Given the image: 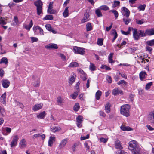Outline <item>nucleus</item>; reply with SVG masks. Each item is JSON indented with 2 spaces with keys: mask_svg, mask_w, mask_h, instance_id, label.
<instances>
[{
  "mask_svg": "<svg viewBox=\"0 0 154 154\" xmlns=\"http://www.w3.org/2000/svg\"><path fill=\"white\" fill-rule=\"evenodd\" d=\"M130 106L128 104L123 105L121 106L120 113L121 114L128 117L130 116L129 110Z\"/></svg>",
  "mask_w": 154,
  "mask_h": 154,
  "instance_id": "1",
  "label": "nucleus"
},
{
  "mask_svg": "<svg viewBox=\"0 0 154 154\" xmlns=\"http://www.w3.org/2000/svg\"><path fill=\"white\" fill-rule=\"evenodd\" d=\"M128 149L132 152L136 150H138L140 148L137 141L134 140H132L130 141L128 145Z\"/></svg>",
  "mask_w": 154,
  "mask_h": 154,
  "instance_id": "2",
  "label": "nucleus"
},
{
  "mask_svg": "<svg viewBox=\"0 0 154 154\" xmlns=\"http://www.w3.org/2000/svg\"><path fill=\"white\" fill-rule=\"evenodd\" d=\"M115 146L116 149H119V150L116 152L117 154H128L127 152H124L121 149L123 147L120 141L118 140H117L115 143Z\"/></svg>",
  "mask_w": 154,
  "mask_h": 154,
  "instance_id": "3",
  "label": "nucleus"
},
{
  "mask_svg": "<svg viewBox=\"0 0 154 154\" xmlns=\"http://www.w3.org/2000/svg\"><path fill=\"white\" fill-rule=\"evenodd\" d=\"M73 51L75 54L82 55H83L85 52L84 48L76 46L73 47Z\"/></svg>",
  "mask_w": 154,
  "mask_h": 154,
  "instance_id": "4",
  "label": "nucleus"
},
{
  "mask_svg": "<svg viewBox=\"0 0 154 154\" xmlns=\"http://www.w3.org/2000/svg\"><path fill=\"white\" fill-rule=\"evenodd\" d=\"M12 140L10 144L11 147L13 148L17 145V142L19 139V136L16 134L13 135L12 137Z\"/></svg>",
  "mask_w": 154,
  "mask_h": 154,
  "instance_id": "5",
  "label": "nucleus"
},
{
  "mask_svg": "<svg viewBox=\"0 0 154 154\" xmlns=\"http://www.w3.org/2000/svg\"><path fill=\"white\" fill-rule=\"evenodd\" d=\"M34 3L37 7V14L40 15L42 11V2L40 0H39L35 2Z\"/></svg>",
  "mask_w": 154,
  "mask_h": 154,
  "instance_id": "6",
  "label": "nucleus"
},
{
  "mask_svg": "<svg viewBox=\"0 0 154 154\" xmlns=\"http://www.w3.org/2000/svg\"><path fill=\"white\" fill-rule=\"evenodd\" d=\"M33 30L35 34H38L39 32L41 35H44L43 29L38 26H34L33 27Z\"/></svg>",
  "mask_w": 154,
  "mask_h": 154,
  "instance_id": "7",
  "label": "nucleus"
},
{
  "mask_svg": "<svg viewBox=\"0 0 154 154\" xmlns=\"http://www.w3.org/2000/svg\"><path fill=\"white\" fill-rule=\"evenodd\" d=\"M132 30L133 35L134 39L136 40H138L140 36L139 31H138L137 29L132 28Z\"/></svg>",
  "mask_w": 154,
  "mask_h": 154,
  "instance_id": "8",
  "label": "nucleus"
},
{
  "mask_svg": "<svg viewBox=\"0 0 154 154\" xmlns=\"http://www.w3.org/2000/svg\"><path fill=\"white\" fill-rule=\"evenodd\" d=\"M53 2H51L49 3L47 10V12L48 13L53 14L56 13V11L53 9Z\"/></svg>",
  "mask_w": 154,
  "mask_h": 154,
  "instance_id": "9",
  "label": "nucleus"
},
{
  "mask_svg": "<svg viewBox=\"0 0 154 154\" xmlns=\"http://www.w3.org/2000/svg\"><path fill=\"white\" fill-rule=\"evenodd\" d=\"M27 143L26 140L24 139H22L19 143V147L21 149H24L27 146Z\"/></svg>",
  "mask_w": 154,
  "mask_h": 154,
  "instance_id": "10",
  "label": "nucleus"
},
{
  "mask_svg": "<svg viewBox=\"0 0 154 154\" xmlns=\"http://www.w3.org/2000/svg\"><path fill=\"white\" fill-rule=\"evenodd\" d=\"M148 120L151 123L154 124V110L151 111L149 113L148 116Z\"/></svg>",
  "mask_w": 154,
  "mask_h": 154,
  "instance_id": "11",
  "label": "nucleus"
},
{
  "mask_svg": "<svg viewBox=\"0 0 154 154\" xmlns=\"http://www.w3.org/2000/svg\"><path fill=\"white\" fill-rule=\"evenodd\" d=\"M112 94L115 96L118 95L119 94H122L123 91L122 90L119 89L118 88H116L112 91Z\"/></svg>",
  "mask_w": 154,
  "mask_h": 154,
  "instance_id": "12",
  "label": "nucleus"
},
{
  "mask_svg": "<svg viewBox=\"0 0 154 154\" xmlns=\"http://www.w3.org/2000/svg\"><path fill=\"white\" fill-rule=\"evenodd\" d=\"M82 119V116L80 115L79 116L76 118L77 125L79 128H80L82 127L81 123Z\"/></svg>",
  "mask_w": 154,
  "mask_h": 154,
  "instance_id": "13",
  "label": "nucleus"
},
{
  "mask_svg": "<svg viewBox=\"0 0 154 154\" xmlns=\"http://www.w3.org/2000/svg\"><path fill=\"white\" fill-rule=\"evenodd\" d=\"M45 48L48 49H57L58 48L57 45L54 43H50L45 46Z\"/></svg>",
  "mask_w": 154,
  "mask_h": 154,
  "instance_id": "14",
  "label": "nucleus"
},
{
  "mask_svg": "<svg viewBox=\"0 0 154 154\" xmlns=\"http://www.w3.org/2000/svg\"><path fill=\"white\" fill-rule=\"evenodd\" d=\"M68 142L67 138L63 139L59 144V147L60 149H62L65 147Z\"/></svg>",
  "mask_w": 154,
  "mask_h": 154,
  "instance_id": "15",
  "label": "nucleus"
},
{
  "mask_svg": "<svg viewBox=\"0 0 154 154\" xmlns=\"http://www.w3.org/2000/svg\"><path fill=\"white\" fill-rule=\"evenodd\" d=\"M42 106L43 104L42 103L36 104L33 107L32 110L34 111H36L41 109Z\"/></svg>",
  "mask_w": 154,
  "mask_h": 154,
  "instance_id": "16",
  "label": "nucleus"
},
{
  "mask_svg": "<svg viewBox=\"0 0 154 154\" xmlns=\"http://www.w3.org/2000/svg\"><path fill=\"white\" fill-rule=\"evenodd\" d=\"M122 10L124 12L123 13V15L125 16L126 17L128 18L130 14V11L129 10L125 7H123Z\"/></svg>",
  "mask_w": 154,
  "mask_h": 154,
  "instance_id": "17",
  "label": "nucleus"
},
{
  "mask_svg": "<svg viewBox=\"0 0 154 154\" xmlns=\"http://www.w3.org/2000/svg\"><path fill=\"white\" fill-rule=\"evenodd\" d=\"M55 138L54 136H51L49 137L48 141V145L50 146H51L55 141Z\"/></svg>",
  "mask_w": 154,
  "mask_h": 154,
  "instance_id": "18",
  "label": "nucleus"
},
{
  "mask_svg": "<svg viewBox=\"0 0 154 154\" xmlns=\"http://www.w3.org/2000/svg\"><path fill=\"white\" fill-rule=\"evenodd\" d=\"M89 15L87 12L85 13L84 17L81 20V22L82 23H84L89 20Z\"/></svg>",
  "mask_w": 154,
  "mask_h": 154,
  "instance_id": "19",
  "label": "nucleus"
},
{
  "mask_svg": "<svg viewBox=\"0 0 154 154\" xmlns=\"http://www.w3.org/2000/svg\"><path fill=\"white\" fill-rule=\"evenodd\" d=\"M6 94L4 93L0 97V101L3 104H5L6 103Z\"/></svg>",
  "mask_w": 154,
  "mask_h": 154,
  "instance_id": "20",
  "label": "nucleus"
},
{
  "mask_svg": "<svg viewBox=\"0 0 154 154\" xmlns=\"http://www.w3.org/2000/svg\"><path fill=\"white\" fill-rule=\"evenodd\" d=\"M111 33L114 37L112 40V41L113 42L118 37V35L116 30L115 29H112V30L111 32Z\"/></svg>",
  "mask_w": 154,
  "mask_h": 154,
  "instance_id": "21",
  "label": "nucleus"
},
{
  "mask_svg": "<svg viewBox=\"0 0 154 154\" xmlns=\"http://www.w3.org/2000/svg\"><path fill=\"white\" fill-rule=\"evenodd\" d=\"M2 83L3 87L5 88H6L9 86L10 82L8 80L5 79L2 81Z\"/></svg>",
  "mask_w": 154,
  "mask_h": 154,
  "instance_id": "22",
  "label": "nucleus"
},
{
  "mask_svg": "<svg viewBox=\"0 0 154 154\" xmlns=\"http://www.w3.org/2000/svg\"><path fill=\"white\" fill-rule=\"evenodd\" d=\"M111 105L109 103H107L105 106V112L107 113H108L110 112V107Z\"/></svg>",
  "mask_w": 154,
  "mask_h": 154,
  "instance_id": "23",
  "label": "nucleus"
},
{
  "mask_svg": "<svg viewBox=\"0 0 154 154\" xmlns=\"http://www.w3.org/2000/svg\"><path fill=\"white\" fill-rule=\"evenodd\" d=\"M146 74L145 72L142 71L139 74L140 79L142 81L143 80L146 76Z\"/></svg>",
  "mask_w": 154,
  "mask_h": 154,
  "instance_id": "24",
  "label": "nucleus"
},
{
  "mask_svg": "<svg viewBox=\"0 0 154 154\" xmlns=\"http://www.w3.org/2000/svg\"><path fill=\"white\" fill-rule=\"evenodd\" d=\"M8 59L5 57L2 58L0 61V64L3 63L6 65L8 64Z\"/></svg>",
  "mask_w": 154,
  "mask_h": 154,
  "instance_id": "25",
  "label": "nucleus"
},
{
  "mask_svg": "<svg viewBox=\"0 0 154 154\" xmlns=\"http://www.w3.org/2000/svg\"><path fill=\"white\" fill-rule=\"evenodd\" d=\"M113 53H111L108 56V62L109 63H114V61L112 59L113 56Z\"/></svg>",
  "mask_w": 154,
  "mask_h": 154,
  "instance_id": "26",
  "label": "nucleus"
},
{
  "mask_svg": "<svg viewBox=\"0 0 154 154\" xmlns=\"http://www.w3.org/2000/svg\"><path fill=\"white\" fill-rule=\"evenodd\" d=\"M14 22L12 23V26L17 25L19 24V21L18 18L17 16H15L14 18Z\"/></svg>",
  "mask_w": 154,
  "mask_h": 154,
  "instance_id": "27",
  "label": "nucleus"
},
{
  "mask_svg": "<svg viewBox=\"0 0 154 154\" xmlns=\"http://www.w3.org/2000/svg\"><path fill=\"white\" fill-rule=\"evenodd\" d=\"M147 35H154V29H151L146 30Z\"/></svg>",
  "mask_w": 154,
  "mask_h": 154,
  "instance_id": "28",
  "label": "nucleus"
},
{
  "mask_svg": "<svg viewBox=\"0 0 154 154\" xmlns=\"http://www.w3.org/2000/svg\"><path fill=\"white\" fill-rule=\"evenodd\" d=\"M5 130V131H4L3 133V134L4 135H8L11 132V129L9 127H6Z\"/></svg>",
  "mask_w": 154,
  "mask_h": 154,
  "instance_id": "29",
  "label": "nucleus"
},
{
  "mask_svg": "<svg viewBox=\"0 0 154 154\" xmlns=\"http://www.w3.org/2000/svg\"><path fill=\"white\" fill-rule=\"evenodd\" d=\"M69 7H66L63 13V16L64 17H67L69 16Z\"/></svg>",
  "mask_w": 154,
  "mask_h": 154,
  "instance_id": "30",
  "label": "nucleus"
},
{
  "mask_svg": "<svg viewBox=\"0 0 154 154\" xmlns=\"http://www.w3.org/2000/svg\"><path fill=\"white\" fill-rule=\"evenodd\" d=\"M45 115V111L42 112L38 114H37V117L38 119H43Z\"/></svg>",
  "mask_w": 154,
  "mask_h": 154,
  "instance_id": "31",
  "label": "nucleus"
},
{
  "mask_svg": "<svg viewBox=\"0 0 154 154\" xmlns=\"http://www.w3.org/2000/svg\"><path fill=\"white\" fill-rule=\"evenodd\" d=\"M91 144V142L90 141H87L84 143V145L86 150L88 151L89 150L90 147V145Z\"/></svg>",
  "mask_w": 154,
  "mask_h": 154,
  "instance_id": "32",
  "label": "nucleus"
},
{
  "mask_svg": "<svg viewBox=\"0 0 154 154\" xmlns=\"http://www.w3.org/2000/svg\"><path fill=\"white\" fill-rule=\"evenodd\" d=\"M102 94V92L100 90H98L95 94V97L97 100H99Z\"/></svg>",
  "mask_w": 154,
  "mask_h": 154,
  "instance_id": "33",
  "label": "nucleus"
},
{
  "mask_svg": "<svg viewBox=\"0 0 154 154\" xmlns=\"http://www.w3.org/2000/svg\"><path fill=\"white\" fill-rule=\"evenodd\" d=\"M121 129L124 131H130L132 130V129L129 127H126L124 125H122L121 127Z\"/></svg>",
  "mask_w": 154,
  "mask_h": 154,
  "instance_id": "34",
  "label": "nucleus"
},
{
  "mask_svg": "<svg viewBox=\"0 0 154 154\" xmlns=\"http://www.w3.org/2000/svg\"><path fill=\"white\" fill-rule=\"evenodd\" d=\"M99 8L97 9L95 11V13L98 17H102L103 16Z\"/></svg>",
  "mask_w": 154,
  "mask_h": 154,
  "instance_id": "35",
  "label": "nucleus"
},
{
  "mask_svg": "<svg viewBox=\"0 0 154 154\" xmlns=\"http://www.w3.org/2000/svg\"><path fill=\"white\" fill-rule=\"evenodd\" d=\"M86 31H90L92 29V27L91 24L90 23H88L86 25Z\"/></svg>",
  "mask_w": 154,
  "mask_h": 154,
  "instance_id": "36",
  "label": "nucleus"
},
{
  "mask_svg": "<svg viewBox=\"0 0 154 154\" xmlns=\"http://www.w3.org/2000/svg\"><path fill=\"white\" fill-rule=\"evenodd\" d=\"M60 130V128L57 127H53L51 128V131L54 133L59 131Z\"/></svg>",
  "mask_w": 154,
  "mask_h": 154,
  "instance_id": "37",
  "label": "nucleus"
},
{
  "mask_svg": "<svg viewBox=\"0 0 154 154\" xmlns=\"http://www.w3.org/2000/svg\"><path fill=\"white\" fill-rule=\"evenodd\" d=\"M33 24V22H32V20H31L30 21V22L29 23V25H25V28L27 30H29L30 29V28L32 27V26Z\"/></svg>",
  "mask_w": 154,
  "mask_h": 154,
  "instance_id": "38",
  "label": "nucleus"
},
{
  "mask_svg": "<svg viewBox=\"0 0 154 154\" xmlns=\"http://www.w3.org/2000/svg\"><path fill=\"white\" fill-rule=\"evenodd\" d=\"M53 19V17L52 15H48L45 16L44 17L43 20H52Z\"/></svg>",
  "mask_w": 154,
  "mask_h": 154,
  "instance_id": "39",
  "label": "nucleus"
},
{
  "mask_svg": "<svg viewBox=\"0 0 154 154\" xmlns=\"http://www.w3.org/2000/svg\"><path fill=\"white\" fill-rule=\"evenodd\" d=\"M79 64L76 62H72L70 63L69 67H77L79 66Z\"/></svg>",
  "mask_w": 154,
  "mask_h": 154,
  "instance_id": "40",
  "label": "nucleus"
},
{
  "mask_svg": "<svg viewBox=\"0 0 154 154\" xmlns=\"http://www.w3.org/2000/svg\"><path fill=\"white\" fill-rule=\"evenodd\" d=\"M79 144V143H76L73 144L72 148L73 152H75L76 151V148L78 146Z\"/></svg>",
  "mask_w": 154,
  "mask_h": 154,
  "instance_id": "41",
  "label": "nucleus"
},
{
  "mask_svg": "<svg viewBox=\"0 0 154 154\" xmlns=\"http://www.w3.org/2000/svg\"><path fill=\"white\" fill-rule=\"evenodd\" d=\"M89 69L91 71H94L96 70V67L94 64L92 63H90L89 66Z\"/></svg>",
  "mask_w": 154,
  "mask_h": 154,
  "instance_id": "42",
  "label": "nucleus"
},
{
  "mask_svg": "<svg viewBox=\"0 0 154 154\" xmlns=\"http://www.w3.org/2000/svg\"><path fill=\"white\" fill-rule=\"evenodd\" d=\"M99 8L101 10H103L104 11H106L109 10V7L106 5H103L100 6Z\"/></svg>",
  "mask_w": 154,
  "mask_h": 154,
  "instance_id": "43",
  "label": "nucleus"
},
{
  "mask_svg": "<svg viewBox=\"0 0 154 154\" xmlns=\"http://www.w3.org/2000/svg\"><path fill=\"white\" fill-rule=\"evenodd\" d=\"M132 30V28L129 27L128 28V30L127 32H125L123 30H121V33L124 35H127L129 34L130 33V32H131Z\"/></svg>",
  "mask_w": 154,
  "mask_h": 154,
  "instance_id": "44",
  "label": "nucleus"
},
{
  "mask_svg": "<svg viewBox=\"0 0 154 154\" xmlns=\"http://www.w3.org/2000/svg\"><path fill=\"white\" fill-rule=\"evenodd\" d=\"M0 114L3 116H4L5 114V109L4 108L0 106Z\"/></svg>",
  "mask_w": 154,
  "mask_h": 154,
  "instance_id": "45",
  "label": "nucleus"
},
{
  "mask_svg": "<svg viewBox=\"0 0 154 154\" xmlns=\"http://www.w3.org/2000/svg\"><path fill=\"white\" fill-rule=\"evenodd\" d=\"M110 12L113 13L115 16V18L116 19L117 18L119 14L117 11L115 10H112L110 11Z\"/></svg>",
  "mask_w": 154,
  "mask_h": 154,
  "instance_id": "46",
  "label": "nucleus"
},
{
  "mask_svg": "<svg viewBox=\"0 0 154 154\" xmlns=\"http://www.w3.org/2000/svg\"><path fill=\"white\" fill-rule=\"evenodd\" d=\"M79 92V91L78 90V91H77L76 92H75L73 94L71 95V97L73 99H75L77 97V96L78 95V93Z\"/></svg>",
  "mask_w": 154,
  "mask_h": 154,
  "instance_id": "47",
  "label": "nucleus"
},
{
  "mask_svg": "<svg viewBox=\"0 0 154 154\" xmlns=\"http://www.w3.org/2000/svg\"><path fill=\"white\" fill-rule=\"evenodd\" d=\"M146 7V5L145 4H144L143 5H140L138 7V9L140 11H144Z\"/></svg>",
  "mask_w": 154,
  "mask_h": 154,
  "instance_id": "48",
  "label": "nucleus"
},
{
  "mask_svg": "<svg viewBox=\"0 0 154 154\" xmlns=\"http://www.w3.org/2000/svg\"><path fill=\"white\" fill-rule=\"evenodd\" d=\"M153 82H150L147 83L145 87V89L146 90H148L149 89L151 86L152 85Z\"/></svg>",
  "mask_w": 154,
  "mask_h": 154,
  "instance_id": "49",
  "label": "nucleus"
},
{
  "mask_svg": "<svg viewBox=\"0 0 154 154\" xmlns=\"http://www.w3.org/2000/svg\"><path fill=\"white\" fill-rule=\"evenodd\" d=\"M123 20L125 24L126 25L128 24L131 21V20L127 17L126 18H124L123 19Z\"/></svg>",
  "mask_w": 154,
  "mask_h": 154,
  "instance_id": "50",
  "label": "nucleus"
},
{
  "mask_svg": "<svg viewBox=\"0 0 154 154\" xmlns=\"http://www.w3.org/2000/svg\"><path fill=\"white\" fill-rule=\"evenodd\" d=\"M139 31V34L140 36L141 37H144L147 35V34L146 33V31L145 32H144V31H143L142 30H140Z\"/></svg>",
  "mask_w": 154,
  "mask_h": 154,
  "instance_id": "51",
  "label": "nucleus"
},
{
  "mask_svg": "<svg viewBox=\"0 0 154 154\" xmlns=\"http://www.w3.org/2000/svg\"><path fill=\"white\" fill-rule=\"evenodd\" d=\"M120 2L119 1H114L113 2V7H116L118 6L120 4Z\"/></svg>",
  "mask_w": 154,
  "mask_h": 154,
  "instance_id": "52",
  "label": "nucleus"
},
{
  "mask_svg": "<svg viewBox=\"0 0 154 154\" xmlns=\"http://www.w3.org/2000/svg\"><path fill=\"white\" fill-rule=\"evenodd\" d=\"M79 108V104L78 103H76L73 107V109L75 111H77Z\"/></svg>",
  "mask_w": 154,
  "mask_h": 154,
  "instance_id": "53",
  "label": "nucleus"
},
{
  "mask_svg": "<svg viewBox=\"0 0 154 154\" xmlns=\"http://www.w3.org/2000/svg\"><path fill=\"white\" fill-rule=\"evenodd\" d=\"M148 45L152 46L154 45V39L147 42Z\"/></svg>",
  "mask_w": 154,
  "mask_h": 154,
  "instance_id": "54",
  "label": "nucleus"
},
{
  "mask_svg": "<svg viewBox=\"0 0 154 154\" xmlns=\"http://www.w3.org/2000/svg\"><path fill=\"white\" fill-rule=\"evenodd\" d=\"M101 68L102 69H105L106 70H110L111 69L108 66H107L106 65H102Z\"/></svg>",
  "mask_w": 154,
  "mask_h": 154,
  "instance_id": "55",
  "label": "nucleus"
},
{
  "mask_svg": "<svg viewBox=\"0 0 154 154\" xmlns=\"http://www.w3.org/2000/svg\"><path fill=\"white\" fill-rule=\"evenodd\" d=\"M99 116L103 118L105 117L106 116V114L105 112L102 111H99Z\"/></svg>",
  "mask_w": 154,
  "mask_h": 154,
  "instance_id": "56",
  "label": "nucleus"
},
{
  "mask_svg": "<svg viewBox=\"0 0 154 154\" xmlns=\"http://www.w3.org/2000/svg\"><path fill=\"white\" fill-rule=\"evenodd\" d=\"M97 44L100 46H102L103 44V40L101 38H99L97 42Z\"/></svg>",
  "mask_w": 154,
  "mask_h": 154,
  "instance_id": "57",
  "label": "nucleus"
},
{
  "mask_svg": "<svg viewBox=\"0 0 154 154\" xmlns=\"http://www.w3.org/2000/svg\"><path fill=\"white\" fill-rule=\"evenodd\" d=\"M57 102L59 104H61L63 102V99L60 97L57 98Z\"/></svg>",
  "mask_w": 154,
  "mask_h": 154,
  "instance_id": "58",
  "label": "nucleus"
},
{
  "mask_svg": "<svg viewBox=\"0 0 154 154\" xmlns=\"http://www.w3.org/2000/svg\"><path fill=\"white\" fill-rule=\"evenodd\" d=\"M75 75H71V77L69 78V81L71 82H73L75 81Z\"/></svg>",
  "mask_w": 154,
  "mask_h": 154,
  "instance_id": "59",
  "label": "nucleus"
},
{
  "mask_svg": "<svg viewBox=\"0 0 154 154\" xmlns=\"http://www.w3.org/2000/svg\"><path fill=\"white\" fill-rule=\"evenodd\" d=\"M7 22L4 20L3 18L2 17H0V24L5 25Z\"/></svg>",
  "mask_w": 154,
  "mask_h": 154,
  "instance_id": "60",
  "label": "nucleus"
},
{
  "mask_svg": "<svg viewBox=\"0 0 154 154\" xmlns=\"http://www.w3.org/2000/svg\"><path fill=\"white\" fill-rule=\"evenodd\" d=\"M77 70L79 73L81 74L80 75H85L86 74L84 71L80 68L78 69Z\"/></svg>",
  "mask_w": 154,
  "mask_h": 154,
  "instance_id": "61",
  "label": "nucleus"
},
{
  "mask_svg": "<svg viewBox=\"0 0 154 154\" xmlns=\"http://www.w3.org/2000/svg\"><path fill=\"white\" fill-rule=\"evenodd\" d=\"M77 70L79 73L81 74L80 75H85L86 74L84 71L80 68L78 69Z\"/></svg>",
  "mask_w": 154,
  "mask_h": 154,
  "instance_id": "62",
  "label": "nucleus"
},
{
  "mask_svg": "<svg viewBox=\"0 0 154 154\" xmlns=\"http://www.w3.org/2000/svg\"><path fill=\"white\" fill-rule=\"evenodd\" d=\"M77 70L79 73L81 74L80 75H85L86 74L84 71L80 68L78 69Z\"/></svg>",
  "mask_w": 154,
  "mask_h": 154,
  "instance_id": "63",
  "label": "nucleus"
},
{
  "mask_svg": "<svg viewBox=\"0 0 154 154\" xmlns=\"http://www.w3.org/2000/svg\"><path fill=\"white\" fill-rule=\"evenodd\" d=\"M100 140L101 142H103V143H106L108 140L107 138H104L103 137H101L100 138Z\"/></svg>",
  "mask_w": 154,
  "mask_h": 154,
  "instance_id": "64",
  "label": "nucleus"
}]
</instances>
